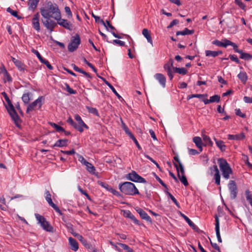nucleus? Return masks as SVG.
<instances>
[{
  "instance_id": "26",
  "label": "nucleus",
  "mask_w": 252,
  "mask_h": 252,
  "mask_svg": "<svg viewBox=\"0 0 252 252\" xmlns=\"http://www.w3.org/2000/svg\"><path fill=\"white\" fill-rule=\"evenodd\" d=\"M142 34L147 39L148 42L153 45V40L149 31L147 29H144L142 31Z\"/></svg>"
},
{
  "instance_id": "36",
  "label": "nucleus",
  "mask_w": 252,
  "mask_h": 252,
  "mask_svg": "<svg viewBox=\"0 0 252 252\" xmlns=\"http://www.w3.org/2000/svg\"><path fill=\"white\" fill-rule=\"evenodd\" d=\"M45 198L47 202L48 203L50 206L53 205V204H54L51 198V195L49 190H46L45 192Z\"/></svg>"
},
{
  "instance_id": "29",
  "label": "nucleus",
  "mask_w": 252,
  "mask_h": 252,
  "mask_svg": "<svg viewBox=\"0 0 252 252\" xmlns=\"http://www.w3.org/2000/svg\"><path fill=\"white\" fill-rule=\"evenodd\" d=\"M164 69L167 72V75L170 80H172L173 78V75L171 69L172 67L169 65L167 63H165L163 65Z\"/></svg>"
},
{
  "instance_id": "43",
  "label": "nucleus",
  "mask_w": 252,
  "mask_h": 252,
  "mask_svg": "<svg viewBox=\"0 0 252 252\" xmlns=\"http://www.w3.org/2000/svg\"><path fill=\"white\" fill-rule=\"evenodd\" d=\"M220 96L218 94H215L213 96H212L210 97V101L211 103L214 102H219L220 101Z\"/></svg>"
},
{
  "instance_id": "37",
  "label": "nucleus",
  "mask_w": 252,
  "mask_h": 252,
  "mask_svg": "<svg viewBox=\"0 0 252 252\" xmlns=\"http://www.w3.org/2000/svg\"><path fill=\"white\" fill-rule=\"evenodd\" d=\"M240 54V58L245 60H251L252 59V56L248 53H244L242 50L241 53H239Z\"/></svg>"
},
{
  "instance_id": "39",
  "label": "nucleus",
  "mask_w": 252,
  "mask_h": 252,
  "mask_svg": "<svg viewBox=\"0 0 252 252\" xmlns=\"http://www.w3.org/2000/svg\"><path fill=\"white\" fill-rule=\"evenodd\" d=\"M92 16L94 19L95 21L96 22H100L102 25H103L104 26L106 30H108L107 27L106 26L105 22H104V21L103 20L101 19L99 16L95 15L94 14V13H92Z\"/></svg>"
},
{
  "instance_id": "20",
  "label": "nucleus",
  "mask_w": 252,
  "mask_h": 252,
  "mask_svg": "<svg viewBox=\"0 0 252 252\" xmlns=\"http://www.w3.org/2000/svg\"><path fill=\"white\" fill-rule=\"evenodd\" d=\"M215 221H216L215 230H216V235H217L218 241L219 242L221 243L222 242V240H221L220 232L219 219L217 216H216L215 217Z\"/></svg>"
},
{
  "instance_id": "54",
  "label": "nucleus",
  "mask_w": 252,
  "mask_h": 252,
  "mask_svg": "<svg viewBox=\"0 0 252 252\" xmlns=\"http://www.w3.org/2000/svg\"><path fill=\"white\" fill-rule=\"evenodd\" d=\"M228 58H229L231 61L235 62L237 63H240V60L238 59L236 55L230 54L229 55Z\"/></svg>"
},
{
  "instance_id": "56",
  "label": "nucleus",
  "mask_w": 252,
  "mask_h": 252,
  "mask_svg": "<svg viewBox=\"0 0 252 252\" xmlns=\"http://www.w3.org/2000/svg\"><path fill=\"white\" fill-rule=\"evenodd\" d=\"M32 52L38 58V59H39V60L40 61V62L41 63L43 60L44 59L41 56V55L40 54V53H39V52L37 51V50H32Z\"/></svg>"
},
{
  "instance_id": "50",
  "label": "nucleus",
  "mask_w": 252,
  "mask_h": 252,
  "mask_svg": "<svg viewBox=\"0 0 252 252\" xmlns=\"http://www.w3.org/2000/svg\"><path fill=\"white\" fill-rule=\"evenodd\" d=\"M77 156L78 157V160L82 164L85 165L86 164H87L89 162L84 158V157L82 156L77 154Z\"/></svg>"
},
{
  "instance_id": "31",
  "label": "nucleus",
  "mask_w": 252,
  "mask_h": 252,
  "mask_svg": "<svg viewBox=\"0 0 252 252\" xmlns=\"http://www.w3.org/2000/svg\"><path fill=\"white\" fill-rule=\"evenodd\" d=\"M32 96V94L30 92H28L23 94L22 99L25 104H28L31 99Z\"/></svg>"
},
{
  "instance_id": "34",
  "label": "nucleus",
  "mask_w": 252,
  "mask_h": 252,
  "mask_svg": "<svg viewBox=\"0 0 252 252\" xmlns=\"http://www.w3.org/2000/svg\"><path fill=\"white\" fill-rule=\"evenodd\" d=\"M237 76L243 83H245L248 80V76L245 72H240Z\"/></svg>"
},
{
  "instance_id": "12",
  "label": "nucleus",
  "mask_w": 252,
  "mask_h": 252,
  "mask_svg": "<svg viewBox=\"0 0 252 252\" xmlns=\"http://www.w3.org/2000/svg\"><path fill=\"white\" fill-rule=\"evenodd\" d=\"M8 107H6L7 110L13 120L16 123L19 120V117L11 101L7 103Z\"/></svg>"
},
{
  "instance_id": "23",
  "label": "nucleus",
  "mask_w": 252,
  "mask_h": 252,
  "mask_svg": "<svg viewBox=\"0 0 252 252\" xmlns=\"http://www.w3.org/2000/svg\"><path fill=\"white\" fill-rule=\"evenodd\" d=\"M69 243L71 250L73 251H77L78 249V244L76 240L72 237L69 238Z\"/></svg>"
},
{
  "instance_id": "41",
  "label": "nucleus",
  "mask_w": 252,
  "mask_h": 252,
  "mask_svg": "<svg viewBox=\"0 0 252 252\" xmlns=\"http://www.w3.org/2000/svg\"><path fill=\"white\" fill-rule=\"evenodd\" d=\"M6 11L10 13L14 17L17 18L18 19H21L22 18V17L18 15L17 12L16 11L12 10L10 7L7 8Z\"/></svg>"
},
{
  "instance_id": "5",
  "label": "nucleus",
  "mask_w": 252,
  "mask_h": 252,
  "mask_svg": "<svg viewBox=\"0 0 252 252\" xmlns=\"http://www.w3.org/2000/svg\"><path fill=\"white\" fill-rule=\"evenodd\" d=\"M81 43V39L78 34L76 33L72 36L70 42L68 44L67 48L70 52H73L77 50Z\"/></svg>"
},
{
  "instance_id": "60",
  "label": "nucleus",
  "mask_w": 252,
  "mask_h": 252,
  "mask_svg": "<svg viewBox=\"0 0 252 252\" xmlns=\"http://www.w3.org/2000/svg\"><path fill=\"white\" fill-rule=\"evenodd\" d=\"M112 42L113 44H118L121 46H124L125 45V42L124 41L118 39L113 40Z\"/></svg>"
},
{
  "instance_id": "24",
  "label": "nucleus",
  "mask_w": 252,
  "mask_h": 252,
  "mask_svg": "<svg viewBox=\"0 0 252 252\" xmlns=\"http://www.w3.org/2000/svg\"><path fill=\"white\" fill-rule=\"evenodd\" d=\"M68 140L66 139H59L57 140L55 144L52 146L53 148L55 147H63L67 145Z\"/></svg>"
},
{
  "instance_id": "25",
  "label": "nucleus",
  "mask_w": 252,
  "mask_h": 252,
  "mask_svg": "<svg viewBox=\"0 0 252 252\" xmlns=\"http://www.w3.org/2000/svg\"><path fill=\"white\" fill-rule=\"evenodd\" d=\"M193 141L196 146L199 149L200 152L202 151V141L200 137L196 136L193 138Z\"/></svg>"
},
{
  "instance_id": "38",
  "label": "nucleus",
  "mask_w": 252,
  "mask_h": 252,
  "mask_svg": "<svg viewBox=\"0 0 252 252\" xmlns=\"http://www.w3.org/2000/svg\"><path fill=\"white\" fill-rule=\"evenodd\" d=\"M173 70L174 72L182 75H185L188 72L187 69L184 67H173Z\"/></svg>"
},
{
  "instance_id": "1",
  "label": "nucleus",
  "mask_w": 252,
  "mask_h": 252,
  "mask_svg": "<svg viewBox=\"0 0 252 252\" xmlns=\"http://www.w3.org/2000/svg\"><path fill=\"white\" fill-rule=\"evenodd\" d=\"M40 11L42 16L45 19L42 20L43 25L50 32H52L57 26V23L54 20H51V18L56 20L61 14L58 5L49 1L44 6L40 8Z\"/></svg>"
},
{
  "instance_id": "18",
  "label": "nucleus",
  "mask_w": 252,
  "mask_h": 252,
  "mask_svg": "<svg viewBox=\"0 0 252 252\" xmlns=\"http://www.w3.org/2000/svg\"><path fill=\"white\" fill-rule=\"evenodd\" d=\"M154 78L158 81L160 85L165 88L166 86V77L161 73H156L154 75Z\"/></svg>"
},
{
  "instance_id": "19",
  "label": "nucleus",
  "mask_w": 252,
  "mask_h": 252,
  "mask_svg": "<svg viewBox=\"0 0 252 252\" xmlns=\"http://www.w3.org/2000/svg\"><path fill=\"white\" fill-rule=\"evenodd\" d=\"M181 216L195 231H199V228L187 216L182 213H181Z\"/></svg>"
},
{
  "instance_id": "52",
  "label": "nucleus",
  "mask_w": 252,
  "mask_h": 252,
  "mask_svg": "<svg viewBox=\"0 0 252 252\" xmlns=\"http://www.w3.org/2000/svg\"><path fill=\"white\" fill-rule=\"evenodd\" d=\"M98 184L100 186H101L102 187L105 188V189H106L107 190H108L109 191L112 188V187L110 186H109L108 184H107L106 183L102 182H98Z\"/></svg>"
},
{
  "instance_id": "62",
  "label": "nucleus",
  "mask_w": 252,
  "mask_h": 252,
  "mask_svg": "<svg viewBox=\"0 0 252 252\" xmlns=\"http://www.w3.org/2000/svg\"><path fill=\"white\" fill-rule=\"evenodd\" d=\"M222 42L223 44V47L226 48L228 45H231L232 43V41L224 38L222 39Z\"/></svg>"
},
{
  "instance_id": "49",
  "label": "nucleus",
  "mask_w": 252,
  "mask_h": 252,
  "mask_svg": "<svg viewBox=\"0 0 252 252\" xmlns=\"http://www.w3.org/2000/svg\"><path fill=\"white\" fill-rule=\"evenodd\" d=\"M50 125L55 128L57 131H64V129L63 127L58 125L55 123H51Z\"/></svg>"
},
{
  "instance_id": "17",
  "label": "nucleus",
  "mask_w": 252,
  "mask_h": 252,
  "mask_svg": "<svg viewBox=\"0 0 252 252\" xmlns=\"http://www.w3.org/2000/svg\"><path fill=\"white\" fill-rule=\"evenodd\" d=\"M11 59L19 70L24 71L26 70V65L21 61L16 59L13 57H11Z\"/></svg>"
},
{
  "instance_id": "53",
  "label": "nucleus",
  "mask_w": 252,
  "mask_h": 252,
  "mask_svg": "<svg viewBox=\"0 0 252 252\" xmlns=\"http://www.w3.org/2000/svg\"><path fill=\"white\" fill-rule=\"evenodd\" d=\"M154 175L155 177V178L157 179V180L165 189H167V185L162 181V180L158 177V176L156 173H154Z\"/></svg>"
},
{
  "instance_id": "46",
  "label": "nucleus",
  "mask_w": 252,
  "mask_h": 252,
  "mask_svg": "<svg viewBox=\"0 0 252 252\" xmlns=\"http://www.w3.org/2000/svg\"><path fill=\"white\" fill-rule=\"evenodd\" d=\"M207 94H191V95H188L187 99H190L191 98H194V97L201 98L204 96H207Z\"/></svg>"
},
{
  "instance_id": "55",
  "label": "nucleus",
  "mask_w": 252,
  "mask_h": 252,
  "mask_svg": "<svg viewBox=\"0 0 252 252\" xmlns=\"http://www.w3.org/2000/svg\"><path fill=\"white\" fill-rule=\"evenodd\" d=\"M245 195L246 199L249 202H250L252 200V195L251 194L250 191L247 189L245 191Z\"/></svg>"
},
{
  "instance_id": "61",
  "label": "nucleus",
  "mask_w": 252,
  "mask_h": 252,
  "mask_svg": "<svg viewBox=\"0 0 252 252\" xmlns=\"http://www.w3.org/2000/svg\"><path fill=\"white\" fill-rule=\"evenodd\" d=\"M235 111L236 115L239 116L243 118H245L246 117V115L245 114L242 113L240 109H236Z\"/></svg>"
},
{
  "instance_id": "32",
  "label": "nucleus",
  "mask_w": 252,
  "mask_h": 252,
  "mask_svg": "<svg viewBox=\"0 0 252 252\" xmlns=\"http://www.w3.org/2000/svg\"><path fill=\"white\" fill-rule=\"evenodd\" d=\"M214 139L216 142V144L217 146L220 149V150L221 152L225 151V149H226V146L225 145L223 141H222L221 140H218L215 138H214Z\"/></svg>"
},
{
  "instance_id": "11",
  "label": "nucleus",
  "mask_w": 252,
  "mask_h": 252,
  "mask_svg": "<svg viewBox=\"0 0 252 252\" xmlns=\"http://www.w3.org/2000/svg\"><path fill=\"white\" fill-rule=\"evenodd\" d=\"M57 21V24L62 26L64 28L69 30L72 31L73 29L72 24L68 22L67 20L62 19L61 14L59 16V17L56 19Z\"/></svg>"
},
{
  "instance_id": "6",
  "label": "nucleus",
  "mask_w": 252,
  "mask_h": 252,
  "mask_svg": "<svg viewBox=\"0 0 252 252\" xmlns=\"http://www.w3.org/2000/svg\"><path fill=\"white\" fill-rule=\"evenodd\" d=\"M174 165L177 171V176L180 181L185 186H188L189 185L187 179L185 175V170L183 164H180V170L178 166V164L174 163Z\"/></svg>"
},
{
  "instance_id": "3",
  "label": "nucleus",
  "mask_w": 252,
  "mask_h": 252,
  "mask_svg": "<svg viewBox=\"0 0 252 252\" xmlns=\"http://www.w3.org/2000/svg\"><path fill=\"white\" fill-rule=\"evenodd\" d=\"M220 170L222 172L223 178L227 180L230 178L229 175L232 173V170L227 161L223 158H219L218 160Z\"/></svg>"
},
{
  "instance_id": "16",
  "label": "nucleus",
  "mask_w": 252,
  "mask_h": 252,
  "mask_svg": "<svg viewBox=\"0 0 252 252\" xmlns=\"http://www.w3.org/2000/svg\"><path fill=\"white\" fill-rule=\"evenodd\" d=\"M123 215L125 217L131 219L133 222L138 225H140V221L134 216L129 210H124Z\"/></svg>"
},
{
  "instance_id": "30",
  "label": "nucleus",
  "mask_w": 252,
  "mask_h": 252,
  "mask_svg": "<svg viewBox=\"0 0 252 252\" xmlns=\"http://www.w3.org/2000/svg\"><path fill=\"white\" fill-rule=\"evenodd\" d=\"M222 54V52L221 51H211V50H206L205 51V54L206 56L207 57H216L219 55H221Z\"/></svg>"
},
{
  "instance_id": "21",
  "label": "nucleus",
  "mask_w": 252,
  "mask_h": 252,
  "mask_svg": "<svg viewBox=\"0 0 252 252\" xmlns=\"http://www.w3.org/2000/svg\"><path fill=\"white\" fill-rule=\"evenodd\" d=\"M115 246L116 248V250L118 251L126 250L127 251V252H133L132 250L126 244L118 243L117 245Z\"/></svg>"
},
{
  "instance_id": "28",
  "label": "nucleus",
  "mask_w": 252,
  "mask_h": 252,
  "mask_svg": "<svg viewBox=\"0 0 252 252\" xmlns=\"http://www.w3.org/2000/svg\"><path fill=\"white\" fill-rule=\"evenodd\" d=\"M39 2V0H29L28 3L29 9L34 10L37 7Z\"/></svg>"
},
{
  "instance_id": "63",
  "label": "nucleus",
  "mask_w": 252,
  "mask_h": 252,
  "mask_svg": "<svg viewBox=\"0 0 252 252\" xmlns=\"http://www.w3.org/2000/svg\"><path fill=\"white\" fill-rule=\"evenodd\" d=\"M212 43L214 44V45H215L216 46H219V47H223V42H221V41H220L218 40H214L213 42H212Z\"/></svg>"
},
{
  "instance_id": "4",
  "label": "nucleus",
  "mask_w": 252,
  "mask_h": 252,
  "mask_svg": "<svg viewBox=\"0 0 252 252\" xmlns=\"http://www.w3.org/2000/svg\"><path fill=\"white\" fill-rule=\"evenodd\" d=\"M35 217L36 220L38 221V223L40 224L41 227L44 230L47 232H53V227L50 225L49 222L46 220L43 216L38 214H35Z\"/></svg>"
},
{
  "instance_id": "9",
  "label": "nucleus",
  "mask_w": 252,
  "mask_h": 252,
  "mask_svg": "<svg viewBox=\"0 0 252 252\" xmlns=\"http://www.w3.org/2000/svg\"><path fill=\"white\" fill-rule=\"evenodd\" d=\"M228 188L231 199H235L238 194V188L236 182L233 180H230L228 184Z\"/></svg>"
},
{
  "instance_id": "59",
  "label": "nucleus",
  "mask_w": 252,
  "mask_h": 252,
  "mask_svg": "<svg viewBox=\"0 0 252 252\" xmlns=\"http://www.w3.org/2000/svg\"><path fill=\"white\" fill-rule=\"evenodd\" d=\"M41 63L44 64L46 65L47 67L50 69L52 70L53 69V67L50 64L49 62L46 60V59H44L43 61L41 62Z\"/></svg>"
},
{
  "instance_id": "58",
  "label": "nucleus",
  "mask_w": 252,
  "mask_h": 252,
  "mask_svg": "<svg viewBox=\"0 0 252 252\" xmlns=\"http://www.w3.org/2000/svg\"><path fill=\"white\" fill-rule=\"evenodd\" d=\"M78 190H79V191L82 194H84V195H85L86 196V197L87 198V199H88L89 200H91V197L90 196H89V195L87 193V192H86V191H85V190H83L80 186L78 187Z\"/></svg>"
},
{
  "instance_id": "8",
  "label": "nucleus",
  "mask_w": 252,
  "mask_h": 252,
  "mask_svg": "<svg viewBox=\"0 0 252 252\" xmlns=\"http://www.w3.org/2000/svg\"><path fill=\"white\" fill-rule=\"evenodd\" d=\"M74 119L77 122V123H75V129L80 132H82L84 131V128L87 129H89V126L85 124L79 115L75 114Z\"/></svg>"
},
{
  "instance_id": "45",
  "label": "nucleus",
  "mask_w": 252,
  "mask_h": 252,
  "mask_svg": "<svg viewBox=\"0 0 252 252\" xmlns=\"http://www.w3.org/2000/svg\"><path fill=\"white\" fill-rule=\"evenodd\" d=\"M122 121V128H123V129L125 130V132L129 136H130L131 134H132V133H131V132L130 131V130H129V129L128 128V127L126 125V124L123 122V121L121 120Z\"/></svg>"
},
{
  "instance_id": "42",
  "label": "nucleus",
  "mask_w": 252,
  "mask_h": 252,
  "mask_svg": "<svg viewBox=\"0 0 252 252\" xmlns=\"http://www.w3.org/2000/svg\"><path fill=\"white\" fill-rule=\"evenodd\" d=\"M203 139L206 145H209L210 146L213 145V143L208 136L203 135Z\"/></svg>"
},
{
  "instance_id": "64",
  "label": "nucleus",
  "mask_w": 252,
  "mask_h": 252,
  "mask_svg": "<svg viewBox=\"0 0 252 252\" xmlns=\"http://www.w3.org/2000/svg\"><path fill=\"white\" fill-rule=\"evenodd\" d=\"M188 150L189 153L190 155H196L199 153L195 149L189 148Z\"/></svg>"
},
{
  "instance_id": "57",
  "label": "nucleus",
  "mask_w": 252,
  "mask_h": 252,
  "mask_svg": "<svg viewBox=\"0 0 252 252\" xmlns=\"http://www.w3.org/2000/svg\"><path fill=\"white\" fill-rule=\"evenodd\" d=\"M130 138L132 139V140L133 141V142H134V143L136 144L137 147L138 148V149L139 150H141V147L140 146V145H139V144L138 143L137 140H136V138L134 137V136L133 135V134H131L130 136H129Z\"/></svg>"
},
{
  "instance_id": "35",
  "label": "nucleus",
  "mask_w": 252,
  "mask_h": 252,
  "mask_svg": "<svg viewBox=\"0 0 252 252\" xmlns=\"http://www.w3.org/2000/svg\"><path fill=\"white\" fill-rule=\"evenodd\" d=\"M86 166V170L91 174L93 175H96L95 174V168L93 164L90 162H88L85 165Z\"/></svg>"
},
{
  "instance_id": "10",
  "label": "nucleus",
  "mask_w": 252,
  "mask_h": 252,
  "mask_svg": "<svg viewBox=\"0 0 252 252\" xmlns=\"http://www.w3.org/2000/svg\"><path fill=\"white\" fill-rule=\"evenodd\" d=\"M43 99V96H40L32 103L30 104L27 108L26 112L29 113L35 109H39L42 106V100Z\"/></svg>"
},
{
  "instance_id": "48",
  "label": "nucleus",
  "mask_w": 252,
  "mask_h": 252,
  "mask_svg": "<svg viewBox=\"0 0 252 252\" xmlns=\"http://www.w3.org/2000/svg\"><path fill=\"white\" fill-rule=\"evenodd\" d=\"M235 3L243 10H246V5L241 0H235Z\"/></svg>"
},
{
  "instance_id": "27",
  "label": "nucleus",
  "mask_w": 252,
  "mask_h": 252,
  "mask_svg": "<svg viewBox=\"0 0 252 252\" xmlns=\"http://www.w3.org/2000/svg\"><path fill=\"white\" fill-rule=\"evenodd\" d=\"M101 79L103 81L104 83L106 85H107L110 88V89H111L112 92L114 93V94L118 97V98L119 99L120 98H122L121 96L117 93L115 89L110 83H109L104 78H101Z\"/></svg>"
},
{
  "instance_id": "13",
  "label": "nucleus",
  "mask_w": 252,
  "mask_h": 252,
  "mask_svg": "<svg viewBox=\"0 0 252 252\" xmlns=\"http://www.w3.org/2000/svg\"><path fill=\"white\" fill-rule=\"evenodd\" d=\"M8 107H6L7 110L13 120L16 123L19 120V117L11 101L7 103Z\"/></svg>"
},
{
  "instance_id": "14",
  "label": "nucleus",
  "mask_w": 252,
  "mask_h": 252,
  "mask_svg": "<svg viewBox=\"0 0 252 252\" xmlns=\"http://www.w3.org/2000/svg\"><path fill=\"white\" fill-rule=\"evenodd\" d=\"M39 17L40 15L38 13H36L35 14L33 15V17L32 19V25L34 29L37 31L39 32L40 30V24H39Z\"/></svg>"
},
{
  "instance_id": "40",
  "label": "nucleus",
  "mask_w": 252,
  "mask_h": 252,
  "mask_svg": "<svg viewBox=\"0 0 252 252\" xmlns=\"http://www.w3.org/2000/svg\"><path fill=\"white\" fill-rule=\"evenodd\" d=\"M166 195L173 201L174 204L176 205V206L178 208H180V205L176 200V199L168 191H165Z\"/></svg>"
},
{
  "instance_id": "51",
  "label": "nucleus",
  "mask_w": 252,
  "mask_h": 252,
  "mask_svg": "<svg viewBox=\"0 0 252 252\" xmlns=\"http://www.w3.org/2000/svg\"><path fill=\"white\" fill-rule=\"evenodd\" d=\"M220 172L215 173L214 174V179L215 180V183L217 185H220Z\"/></svg>"
},
{
  "instance_id": "7",
  "label": "nucleus",
  "mask_w": 252,
  "mask_h": 252,
  "mask_svg": "<svg viewBox=\"0 0 252 252\" xmlns=\"http://www.w3.org/2000/svg\"><path fill=\"white\" fill-rule=\"evenodd\" d=\"M126 178L127 180L132 182L147 183L146 180L144 178L138 175L135 171H132L131 172L127 174Z\"/></svg>"
},
{
  "instance_id": "15",
  "label": "nucleus",
  "mask_w": 252,
  "mask_h": 252,
  "mask_svg": "<svg viewBox=\"0 0 252 252\" xmlns=\"http://www.w3.org/2000/svg\"><path fill=\"white\" fill-rule=\"evenodd\" d=\"M136 211L139 214L140 217L142 219L146 220L148 222L152 223V220L151 218L145 211L140 208H137L136 209Z\"/></svg>"
},
{
  "instance_id": "33",
  "label": "nucleus",
  "mask_w": 252,
  "mask_h": 252,
  "mask_svg": "<svg viewBox=\"0 0 252 252\" xmlns=\"http://www.w3.org/2000/svg\"><path fill=\"white\" fill-rule=\"evenodd\" d=\"M194 33L193 30H189L188 28H185L183 31H177L176 32V35H189V34H192Z\"/></svg>"
},
{
  "instance_id": "2",
  "label": "nucleus",
  "mask_w": 252,
  "mask_h": 252,
  "mask_svg": "<svg viewBox=\"0 0 252 252\" xmlns=\"http://www.w3.org/2000/svg\"><path fill=\"white\" fill-rule=\"evenodd\" d=\"M119 189L124 194L128 195H140V193L135 185L131 182H125L120 183Z\"/></svg>"
},
{
  "instance_id": "47",
  "label": "nucleus",
  "mask_w": 252,
  "mask_h": 252,
  "mask_svg": "<svg viewBox=\"0 0 252 252\" xmlns=\"http://www.w3.org/2000/svg\"><path fill=\"white\" fill-rule=\"evenodd\" d=\"M64 86L65 90L70 94H74L77 93L76 91L71 89L67 83H65Z\"/></svg>"
},
{
  "instance_id": "44",
  "label": "nucleus",
  "mask_w": 252,
  "mask_h": 252,
  "mask_svg": "<svg viewBox=\"0 0 252 252\" xmlns=\"http://www.w3.org/2000/svg\"><path fill=\"white\" fill-rule=\"evenodd\" d=\"M87 109L89 112L97 116L99 115L98 111L95 108L87 106Z\"/></svg>"
},
{
  "instance_id": "22",
  "label": "nucleus",
  "mask_w": 252,
  "mask_h": 252,
  "mask_svg": "<svg viewBox=\"0 0 252 252\" xmlns=\"http://www.w3.org/2000/svg\"><path fill=\"white\" fill-rule=\"evenodd\" d=\"M227 138L229 140H239L244 139L245 138V135L243 132L239 134H228Z\"/></svg>"
}]
</instances>
